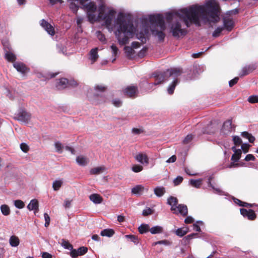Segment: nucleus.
<instances>
[{
  "label": "nucleus",
  "mask_w": 258,
  "mask_h": 258,
  "mask_svg": "<svg viewBox=\"0 0 258 258\" xmlns=\"http://www.w3.org/2000/svg\"><path fill=\"white\" fill-rule=\"evenodd\" d=\"M2 44L3 46V49L4 50L5 53H6L7 51H10L13 50L10 43L8 41H3Z\"/></svg>",
  "instance_id": "nucleus-41"
},
{
  "label": "nucleus",
  "mask_w": 258,
  "mask_h": 258,
  "mask_svg": "<svg viewBox=\"0 0 258 258\" xmlns=\"http://www.w3.org/2000/svg\"><path fill=\"white\" fill-rule=\"evenodd\" d=\"M234 202L235 204L238 205L239 206L243 207H248V203L241 201V200L234 198Z\"/></svg>",
  "instance_id": "nucleus-48"
},
{
  "label": "nucleus",
  "mask_w": 258,
  "mask_h": 258,
  "mask_svg": "<svg viewBox=\"0 0 258 258\" xmlns=\"http://www.w3.org/2000/svg\"><path fill=\"white\" fill-rule=\"evenodd\" d=\"M31 115L23 109L19 110L15 119L25 123L29 122L31 119Z\"/></svg>",
  "instance_id": "nucleus-8"
},
{
  "label": "nucleus",
  "mask_w": 258,
  "mask_h": 258,
  "mask_svg": "<svg viewBox=\"0 0 258 258\" xmlns=\"http://www.w3.org/2000/svg\"><path fill=\"white\" fill-rule=\"evenodd\" d=\"M179 81L177 79H175L172 83V84L168 87L167 91L169 94L172 95L174 91L175 88L177 84L178 83Z\"/></svg>",
  "instance_id": "nucleus-27"
},
{
  "label": "nucleus",
  "mask_w": 258,
  "mask_h": 258,
  "mask_svg": "<svg viewBox=\"0 0 258 258\" xmlns=\"http://www.w3.org/2000/svg\"><path fill=\"white\" fill-rule=\"evenodd\" d=\"M248 101L250 103H255L258 102V96L251 95L248 98Z\"/></svg>",
  "instance_id": "nucleus-53"
},
{
  "label": "nucleus",
  "mask_w": 258,
  "mask_h": 258,
  "mask_svg": "<svg viewBox=\"0 0 258 258\" xmlns=\"http://www.w3.org/2000/svg\"><path fill=\"white\" fill-rule=\"evenodd\" d=\"M71 250L70 255L72 258H76L79 255L78 250L73 248Z\"/></svg>",
  "instance_id": "nucleus-61"
},
{
  "label": "nucleus",
  "mask_w": 258,
  "mask_h": 258,
  "mask_svg": "<svg viewBox=\"0 0 258 258\" xmlns=\"http://www.w3.org/2000/svg\"><path fill=\"white\" fill-rule=\"evenodd\" d=\"M233 141L235 146H239L242 143L241 139L238 136H236L233 137Z\"/></svg>",
  "instance_id": "nucleus-51"
},
{
  "label": "nucleus",
  "mask_w": 258,
  "mask_h": 258,
  "mask_svg": "<svg viewBox=\"0 0 258 258\" xmlns=\"http://www.w3.org/2000/svg\"><path fill=\"white\" fill-rule=\"evenodd\" d=\"M41 26L51 36L55 34V31L53 27L44 19L41 21Z\"/></svg>",
  "instance_id": "nucleus-13"
},
{
  "label": "nucleus",
  "mask_w": 258,
  "mask_h": 258,
  "mask_svg": "<svg viewBox=\"0 0 258 258\" xmlns=\"http://www.w3.org/2000/svg\"><path fill=\"white\" fill-rule=\"evenodd\" d=\"M183 178L182 177L180 176H177L174 180V185H178L180 184L183 181Z\"/></svg>",
  "instance_id": "nucleus-59"
},
{
  "label": "nucleus",
  "mask_w": 258,
  "mask_h": 258,
  "mask_svg": "<svg viewBox=\"0 0 258 258\" xmlns=\"http://www.w3.org/2000/svg\"><path fill=\"white\" fill-rule=\"evenodd\" d=\"M165 192V188L163 187H157L154 189L155 194L159 197H162Z\"/></svg>",
  "instance_id": "nucleus-36"
},
{
  "label": "nucleus",
  "mask_w": 258,
  "mask_h": 258,
  "mask_svg": "<svg viewBox=\"0 0 258 258\" xmlns=\"http://www.w3.org/2000/svg\"><path fill=\"white\" fill-rule=\"evenodd\" d=\"M136 159L142 164L149 163V158L145 154L140 153L136 156Z\"/></svg>",
  "instance_id": "nucleus-23"
},
{
  "label": "nucleus",
  "mask_w": 258,
  "mask_h": 258,
  "mask_svg": "<svg viewBox=\"0 0 258 258\" xmlns=\"http://www.w3.org/2000/svg\"><path fill=\"white\" fill-rule=\"evenodd\" d=\"M76 161L81 166H85L88 164V160L82 156L77 157Z\"/></svg>",
  "instance_id": "nucleus-31"
},
{
  "label": "nucleus",
  "mask_w": 258,
  "mask_h": 258,
  "mask_svg": "<svg viewBox=\"0 0 258 258\" xmlns=\"http://www.w3.org/2000/svg\"><path fill=\"white\" fill-rule=\"evenodd\" d=\"M215 129L212 126V124H209L205 128H203L202 134H214Z\"/></svg>",
  "instance_id": "nucleus-30"
},
{
  "label": "nucleus",
  "mask_w": 258,
  "mask_h": 258,
  "mask_svg": "<svg viewBox=\"0 0 258 258\" xmlns=\"http://www.w3.org/2000/svg\"><path fill=\"white\" fill-rule=\"evenodd\" d=\"M4 57L8 62L13 63L16 62L15 61L17 59V56L14 53L13 50L7 51V52L5 53Z\"/></svg>",
  "instance_id": "nucleus-18"
},
{
  "label": "nucleus",
  "mask_w": 258,
  "mask_h": 258,
  "mask_svg": "<svg viewBox=\"0 0 258 258\" xmlns=\"http://www.w3.org/2000/svg\"><path fill=\"white\" fill-rule=\"evenodd\" d=\"M166 72H168V78L170 77L177 78L180 76L183 73L182 69L180 68H171L170 69L167 70Z\"/></svg>",
  "instance_id": "nucleus-14"
},
{
  "label": "nucleus",
  "mask_w": 258,
  "mask_h": 258,
  "mask_svg": "<svg viewBox=\"0 0 258 258\" xmlns=\"http://www.w3.org/2000/svg\"><path fill=\"white\" fill-rule=\"evenodd\" d=\"M54 146L57 152L58 153H61L62 152V149L63 148V146L61 143L59 142H55Z\"/></svg>",
  "instance_id": "nucleus-47"
},
{
  "label": "nucleus",
  "mask_w": 258,
  "mask_h": 258,
  "mask_svg": "<svg viewBox=\"0 0 258 258\" xmlns=\"http://www.w3.org/2000/svg\"><path fill=\"white\" fill-rule=\"evenodd\" d=\"M77 250L78 251L79 255H83L88 251V248L85 246H81L79 247Z\"/></svg>",
  "instance_id": "nucleus-55"
},
{
  "label": "nucleus",
  "mask_w": 258,
  "mask_h": 258,
  "mask_svg": "<svg viewBox=\"0 0 258 258\" xmlns=\"http://www.w3.org/2000/svg\"><path fill=\"white\" fill-rule=\"evenodd\" d=\"M20 148L21 150L25 153H27L29 150V147L24 143L20 144Z\"/></svg>",
  "instance_id": "nucleus-58"
},
{
  "label": "nucleus",
  "mask_w": 258,
  "mask_h": 258,
  "mask_svg": "<svg viewBox=\"0 0 258 258\" xmlns=\"http://www.w3.org/2000/svg\"><path fill=\"white\" fill-rule=\"evenodd\" d=\"M62 184V181L61 180H55L53 182L52 187L54 190H58L61 187Z\"/></svg>",
  "instance_id": "nucleus-45"
},
{
  "label": "nucleus",
  "mask_w": 258,
  "mask_h": 258,
  "mask_svg": "<svg viewBox=\"0 0 258 258\" xmlns=\"http://www.w3.org/2000/svg\"><path fill=\"white\" fill-rule=\"evenodd\" d=\"M241 155V151L240 149H238L237 151H235L234 154L232 155L231 160L233 162H237L240 158Z\"/></svg>",
  "instance_id": "nucleus-32"
},
{
  "label": "nucleus",
  "mask_w": 258,
  "mask_h": 258,
  "mask_svg": "<svg viewBox=\"0 0 258 258\" xmlns=\"http://www.w3.org/2000/svg\"><path fill=\"white\" fill-rule=\"evenodd\" d=\"M198 236L197 233H191L190 234L186 236H185L182 241L185 244H187L189 243V241L190 239L197 237Z\"/></svg>",
  "instance_id": "nucleus-38"
},
{
  "label": "nucleus",
  "mask_w": 258,
  "mask_h": 258,
  "mask_svg": "<svg viewBox=\"0 0 258 258\" xmlns=\"http://www.w3.org/2000/svg\"><path fill=\"white\" fill-rule=\"evenodd\" d=\"M41 26L51 36L55 34V31L53 27L44 19L41 21Z\"/></svg>",
  "instance_id": "nucleus-12"
},
{
  "label": "nucleus",
  "mask_w": 258,
  "mask_h": 258,
  "mask_svg": "<svg viewBox=\"0 0 258 258\" xmlns=\"http://www.w3.org/2000/svg\"><path fill=\"white\" fill-rule=\"evenodd\" d=\"M240 214L244 217H247L249 220H254L256 218V215L253 210H248L242 208L240 210Z\"/></svg>",
  "instance_id": "nucleus-11"
},
{
  "label": "nucleus",
  "mask_w": 258,
  "mask_h": 258,
  "mask_svg": "<svg viewBox=\"0 0 258 258\" xmlns=\"http://www.w3.org/2000/svg\"><path fill=\"white\" fill-rule=\"evenodd\" d=\"M61 245L66 249L70 250L73 249V245L68 240H66L64 239L61 240Z\"/></svg>",
  "instance_id": "nucleus-42"
},
{
  "label": "nucleus",
  "mask_w": 258,
  "mask_h": 258,
  "mask_svg": "<svg viewBox=\"0 0 258 258\" xmlns=\"http://www.w3.org/2000/svg\"><path fill=\"white\" fill-rule=\"evenodd\" d=\"M180 10L179 12L176 13H168L166 15V19L168 22H170L173 19V17L174 15H176L178 16L180 18L182 19L183 20V19L182 18H181L179 16L181 14Z\"/></svg>",
  "instance_id": "nucleus-34"
},
{
  "label": "nucleus",
  "mask_w": 258,
  "mask_h": 258,
  "mask_svg": "<svg viewBox=\"0 0 258 258\" xmlns=\"http://www.w3.org/2000/svg\"><path fill=\"white\" fill-rule=\"evenodd\" d=\"M224 29H225L228 31H231L234 27V21L232 19L229 17H225L223 19Z\"/></svg>",
  "instance_id": "nucleus-16"
},
{
  "label": "nucleus",
  "mask_w": 258,
  "mask_h": 258,
  "mask_svg": "<svg viewBox=\"0 0 258 258\" xmlns=\"http://www.w3.org/2000/svg\"><path fill=\"white\" fill-rule=\"evenodd\" d=\"M77 85L78 83L74 80H69L65 78H61L56 80L55 84L56 87L58 90H62L70 87H75Z\"/></svg>",
  "instance_id": "nucleus-5"
},
{
  "label": "nucleus",
  "mask_w": 258,
  "mask_h": 258,
  "mask_svg": "<svg viewBox=\"0 0 258 258\" xmlns=\"http://www.w3.org/2000/svg\"><path fill=\"white\" fill-rule=\"evenodd\" d=\"M116 12L113 10H110L108 13L104 17L103 20L105 21V25L109 27L111 26L112 20L115 16Z\"/></svg>",
  "instance_id": "nucleus-15"
},
{
  "label": "nucleus",
  "mask_w": 258,
  "mask_h": 258,
  "mask_svg": "<svg viewBox=\"0 0 258 258\" xmlns=\"http://www.w3.org/2000/svg\"><path fill=\"white\" fill-rule=\"evenodd\" d=\"M143 167L140 165H135L132 167V170L135 172H139L142 171Z\"/></svg>",
  "instance_id": "nucleus-56"
},
{
  "label": "nucleus",
  "mask_w": 258,
  "mask_h": 258,
  "mask_svg": "<svg viewBox=\"0 0 258 258\" xmlns=\"http://www.w3.org/2000/svg\"><path fill=\"white\" fill-rule=\"evenodd\" d=\"M149 33V27L146 26L143 30L141 31L139 33L137 34V38L141 41L143 43L146 42L147 35Z\"/></svg>",
  "instance_id": "nucleus-17"
},
{
  "label": "nucleus",
  "mask_w": 258,
  "mask_h": 258,
  "mask_svg": "<svg viewBox=\"0 0 258 258\" xmlns=\"http://www.w3.org/2000/svg\"><path fill=\"white\" fill-rule=\"evenodd\" d=\"M10 244L13 247L17 246L20 243V240L19 238L13 235L11 236L9 240Z\"/></svg>",
  "instance_id": "nucleus-25"
},
{
  "label": "nucleus",
  "mask_w": 258,
  "mask_h": 258,
  "mask_svg": "<svg viewBox=\"0 0 258 258\" xmlns=\"http://www.w3.org/2000/svg\"><path fill=\"white\" fill-rule=\"evenodd\" d=\"M193 136L191 135H188L183 140V143L184 144H187L189 143L190 142H191Z\"/></svg>",
  "instance_id": "nucleus-60"
},
{
  "label": "nucleus",
  "mask_w": 258,
  "mask_h": 258,
  "mask_svg": "<svg viewBox=\"0 0 258 258\" xmlns=\"http://www.w3.org/2000/svg\"><path fill=\"white\" fill-rule=\"evenodd\" d=\"M167 204L171 206V211L175 214H180L183 217H185L188 214V209L186 205L178 204V200L176 197L170 196L167 200Z\"/></svg>",
  "instance_id": "nucleus-4"
},
{
  "label": "nucleus",
  "mask_w": 258,
  "mask_h": 258,
  "mask_svg": "<svg viewBox=\"0 0 258 258\" xmlns=\"http://www.w3.org/2000/svg\"><path fill=\"white\" fill-rule=\"evenodd\" d=\"M224 30L223 27H218L217 28L213 33L212 36L214 37H218L221 32Z\"/></svg>",
  "instance_id": "nucleus-54"
},
{
  "label": "nucleus",
  "mask_w": 258,
  "mask_h": 258,
  "mask_svg": "<svg viewBox=\"0 0 258 258\" xmlns=\"http://www.w3.org/2000/svg\"><path fill=\"white\" fill-rule=\"evenodd\" d=\"M250 145L248 144H242L241 145V149L244 153L248 152Z\"/></svg>",
  "instance_id": "nucleus-63"
},
{
  "label": "nucleus",
  "mask_w": 258,
  "mask_h": 258,
  "mask_svg": "<svg viewBox=\"0 0 258 258\" xmlns=\"http://www.w3.org/2000/svg\"><path fill=\"white\" fill-rule=\"evenodd\" d=\"M144 190V187L141 185H138L132 189V192L133 194H140Z\"/></svg>",
  "instance_id": "nucleus-39"
},
{
  "label": "nucleus",
  "mask_w": 258,
  "mask_h": 258,
  "mask_svg": "<svg viewBox=\"0 0 258 258\" xmlns=\"http://www.w3.org/2000/svg\"><path fill=\"white\" fill-rule=\"evenodd\" d=\"M1 211L4 216H8L10 214V209L7 205H2L1 206Z\"/></svg>",
  "instance_id": "nucleus-37"
},
{
  "label": "nucleus",
  "mask_w": 258,
  "mask_h": 258,
  "mask_svg": "<svg viewBox=\"0 0 258 258\" xmlns=\"http://www.w3.org/2000/svg\"><path fill=\"white\" fill-rule=\"evenodd\" d=\"M125 237L129 239L131 241L133 242L135 244H137L139 243L138 238L137 236L134 235H125Z\"/></svg>",
  "instance_id": "nucleus-43"
},
{
  "label": "nucleus",
  "mask_w": 258,
  "mask_h": 258,
  "mask_svg": "<svg viewBox=\"0 0 258 258\" xmlns=\"http://www.w3.org/2000/svg\"><path fill=\"white\" fill-rule=\"evenodd\" d=\"M150 226L148 224H142L138 228V231L140 234H144L150 231Z\"/></svg>",
  "instance_id": "nucleus-28"
},
{
  "label": "nucleus",
  "mask_w": 258,
  "mask_h": 258,
  "mask_svg": "<svg viewBox=\"0 0 258 258\" xmlns=\"http://www.w3.org/2000/svg\"><path fill=\"white\" fill-rule=\"evenodd\" d=\"M13 67L17 71L23 75H25L30 71V69L22 62H16L13 63Z\"/></svg>",
  "instance_id": "nucleus-10"
},
{
  "label": "nucleus",
  "mask_w": 258,
  "mask_h": 258,
  "mask_svg": "<svg viewBox=\"0 0 258 258\" xmlns=\"http://www.w3.org/2000/svg\"><path fill=\"white\" fill-rule=\"evenodd\" d=\"M44 219H45V226L46 227H47L48 226V225L50 224V217L49 216V215L46 213H44Z\"/></svg>",
  "instance_id": "nucleus-62"
},
{
  "label": "nucleus",
  "mask_w": 258,
  "mask_h": 258,
  "mask_svg": "<svg viewBox=\"0 0 258 258\" xmlns=\"http://www.w3.org/2000/svg\"><path fill=\"white\" fill-rule=\"evenodd\" d=\"M163 229L161 226H156L150 228V232L152 234H156L162 233L163 232Z\"/></svg>",
  "instance_id": "nucleus-35"
},
{
  "label": "nucleus",
  "mask_w": 258,
  "mask_h": 258,
  "mask_svg": "<svg viewBox=\"0 0 258 258\" xmlns=\"http://www.w3.org/2000/svg\"><path fill=\"white\" fill-rule=\"evenodd\" d=\"M153 77L155 78L154 85H157L163 83L164 81L168 80V72L166 71L164 72H155L153 75Z\"/></svg>",
  "instance_id": "nucleus-7"
},
{
  "label": "nucleus",
  "mask_w": 258,
  "mask_h": 258,
  "mask_svg": "<svg viewBox=\"0 0 258 258\" xmlns=\"http://www.w3.org/2000/svg\"><path fill=\"white\" fill-rule=\"evenodd\" d=\"M39 203L36 199L32 200L29 204L27 206V208L30 210H34V213L37 212L39 210Z\"/></svg>",
  "instance_id": "nucleus-20"
},
{
  "label": "nucleus",
  "mask_w": 258,
  "mask_h": 258,
  "mask_svg": "<svg viewBox=\"0 0 258 258\" xmlns=\"http://www.w3.org/2000/svg\"><path fill=\"white\" fill-rule=\"evenodd\" d=\"M97 37L98 39L101 42H104L106 40V38L103 34L102 33L101 31L97 32Z\"/></svg>",
  "instance_id": "nucleus-57"
},
{
  "label": "nucleus",
  "mask_w": 258,
  "mask_h": 258,
  "mask_svg": "<svg viewBox=\"0 0 258 258\" xmlns=\"http://www.w3.org/2000/svg\"><path fill=\"white\" fill-rule=\"evenodd\" d=\"M123 94L130 98H135L138 93V88L136 86H128L123 89Z\"/></svg>",
  "instance_id": "nucleus-9"
},
{
  "label": "nucleus",
  "mask_w": 258,
  "mask_h": 258,
  "mask_svg": "<svg viewBox=\"0 0 258 258\" xmlns=\"http://www.w3.org/2000/svg\"><path fill=\"white\" fill-rule=\"evenodd\" d=\"M116 24L117 26L115 32V36L120 45H125L128 43L130 39L134 37L136 28L132 20H125L122 13L118 16Z\"/></svg>",
  "instance_id": "nucleus-2"
},
{
  "label": "nucleus",
  "mask_w": 258,
  "mask_h": 258,
  "mask_svg": "<svg viewBox=\"0 0 258 258\" xmlns=\"http://www.w3.org/2000/svg\"><path fill=\"white\" fill-rule=\"evenodd\" d=\"M87 16L88 20L90 22H93L95 20V15L93 13L88 12Z\"/></svg>",
  "instance_id": "nucleus-64"
},
{
  "label": "nucleus",
  "mask_w": 258,
  "mask_h": 258,
  "mask_svg": "<svg viewBox=\"0 0 258 258\" xmlns=\"http://www.w3.org/2000/svg\"><path fill=\"white\" fill-rule=\"evenodd\" d=\"M104 169V167H97L95 168H93L91 169L90 173L91 174H99L102 172Z\"/></svg>",
  "instance_id": "nucleus-40"
},
{
  "label": "nucleus",
  "mask_w": 258,
  "mask_h": 258,
  "mask_svg": "<svg viewBox=\"0 0 258 258\" xmlns=\"http://www.w3.org/2000/svg\"><path fill=\"white\" fill-rule=\"evenodd\" d=\"M14 205L18 209H22L25 207L24 203L20 200H17L14 201Z\"/></svg>",
  "instance_id": "nucleus-46"
},
{
  "label": "nucleus",
  "mask_w": 258,
  "mask_h": 258,
  "mask_svg": "<svg viewBox=\"0 0 258 258\" xmlns=\"http://www.w3.org/2000/svg\"><path fill=\"white\" fill-rule=\"evenodd\" d=\"M98 48L95 47L93 48L90 51V57L89 59L91 61V63H94L97 60L99 56L98 54Z\"/></svg>",
  "instance_id": "nucleus-21"
},
{
  "label": "nucleus",
  "mask_w": 258,
  "mask_h": 258,
  "mask_svg": "<svg viewBox=\"0 0 258 258\" xmlns=\"http://www.w3.org/2000/svg\"><path fill=\"white\" fill-rule=\"evenodd\" d=\"M154 213V210L150 208H147L143 211L142 214L144 216H147L152 215Z\"/></svg>",
  "instance_id": "nucleus-50"
},
{
  "label": "nucleus",
  "mask_w": 258,
  "mask_h": 258,
  "mask_svg": "<svg viewBox=\"0 0 258 258\" xmlns=\"http://www.w3.org/2000/svg\"><path fill=\"white\" fill-rule=\"evenodd\" d=\"M213 179L212 176L210 177L208 179V185L212 187L214 190V192L218 194H222L223 191L220 189L219 188L215 187L211 183V181Z\"/></svg>",
  "instance_id": "nucleus-33"
},
{
  "label": "nucleus",
  "mask_w": 258,
  "mask_h": 258,
  "mask_svg": "<svg viewBox=\"0 0 258 258\" xmlns=\"http://www.w3.org/2000/svg\"><path fill=\"white\" fill-rule=\"evenodd\" d=\"M219 5L213 1L206 3L205 6L192 5L180 11V17L187 27L192 24L198 26H201L200 18L209 22L217 23L220 18L218 15Z\"/></svg>",
  "instance_id": "nucleus-1"
},
{
  "label": "nucleus",
  "mask_w": 258,
  "mask_h": 258,
  "mask_svg": "<svg viewBox=\"0 0 258 258\" xmlns=\"http://www.w3.org/2000/svg\"><path fill=\"white\" fill-rule=\"evenodd\" d=\"M255 69L253 66H246L243 67L239 73V77H242L246 76L251 73Z\"/></svg>",
  "instance_id": "nucleus-19"
},
{
  "label": "nucleus",
  "mask_w": 258,
  "mask_h": 258,
  "mask_svg": "<svg viewBox=\"0 0 258 258\" xmlns=\"http://www.w3.org/2000/svg\"><path fill=\"white\" fill-rule=\"evenodd\" d=\"M88 12L94 13L97 9L96 6L94 2H91L89 4L84 6Z\"/></svg>",
  "instance_id": "nucleus-26"
},
{
  "label": "nucleus",
  "mask_w": 258,
  "mask_h": 258,
  "mask_svg": "<svg viewBox=\"0 0 258 258\" xmlns=\"http://www.w3.org/2000/svg\"><path fill=\"white\" fill-rule=\"evenodd\" d=\"M124 49L128 56H131L135 53V51L132 47L126 46L124 47Z\"/></svg>",
  "instance_id": "nucleus-44"
},
{
  "label": "nucleus",
  "mask_w": 258,
  "mask_h": 258,
  "mask_svg": "<svg viewBox=\"0 0 258 258\" xmlns=\"http://www.w3.org/2000/svg\"><path fill=\"white\" fill-rule=\"evenodd\" d=\"M202 179H198L197 180L191 179L189 180L190 184L196 188H200L202 184Z\"/></svg>",
  "instance_id": "nucleus-29"
},
{
  "label": "nucleus",
  "mask_w": 258,
  "mask_h": 258,
  "mask_svg": "<svg viewBox=\"0 0 258 258\" xmlns=\"http://www.w3.org/2000/svg\"><path fill=\"white\" fill-rule=\"evenodd\" d=\"M115 232L112 229H105L101 231L100 235L102 236L111 237Z\"/></svg>",
  "instance_id": "nucleus-24"
},
{
  "label": "nucleus",
  "mask_w": 258,
  "mask_h": 258,
  "mask_svg": "<svg viewBox=\"0 0 258 258\" xmlns=\"http://www.w3.org/2000/svg\"><path fill=\"white\" fill-rule=\"evenodd\" d=\"M70 8L74 13L77 14V11L79 9V7L78 5L75 4L74 3L72 2L70 5Z\"/></svg>",
  "instance_id": "nucleus-52"
},
{
  "label": "nucleus",
  "mask_w": 258,
  "mask_h": 258,
  "mask_svg": "<svg viewBox=\"0 0 258 258\" xmlns=\"http://www.w3.org/2000/svg\"><path fill=\"white\" fill-rule=\"evenodd\" d=\"M170 32L172 36L175 38L184 36L187 33V31L181 28V25L179 22L172 24L170 27Z\"/></svg>",
  "instance_id": "nucleus-6"
},
{
  "label": "nucleus",
  "mask_w": 258,
  "mask_h": 258,
  "mask_svg": "<svg viewBox=\"0 0 258 258\" xmlns=\"http://www.w3.org/2000/svg\"><path fill=\"white\" fill-rule=\"evenodd\" d=\"M89 199L95 204H99L102 202L103 198L99 194H93L89 196Z\"/></svg>",
  "instance_id": "nucleus-22"
},
{
  "label": "nucleus",
  "mask_w": 258,
  "mask_h": 258,
  "mask_svg": "<svg viewBox=\"0 0 258 258\" xmlns=\"http://www.w3.org/2000/svg\"><path fill=\"white\" fill-rule=\"evenodd\" d=\"M149 20L152 25L155 24L160 27L161 31L152 29L151 32L153 35L158 36L159 41H163L165 34L163 31L165 30L166 26L163 16L160 14L151 15L149 16Z\"/></svg>",
  "instance_id": "nucleus-3"
},
{
  "label": "nucleus",
  "mask_w": 258,
  "mask_h": 258,
  "mask_svg": "<svg viewBox=\"0 0 258 258\" xmlns=\"http://www.w3.org/2000/svg\"><path fill=\"white\" fill-rule=\"evenodd\" d=\"M187 231H185V230H183V229L182 228H178L176 231H175V234L179 236V237H182L184 235H185L186 233H187Z\"/></svg>",
  "instance_id": "nucleus-49"
}]
</instances>
